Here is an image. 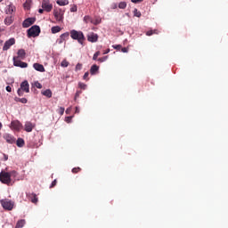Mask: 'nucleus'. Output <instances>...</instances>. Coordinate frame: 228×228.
I'll list each match as a JSON object with an SVG mask.
<instances>
[{"label":"nucleus","instance_id":"7c9ffc66","mask_svg":"<svg viewBox=\"0 0 228 228\" xmlns=\"http://www.w3.org/2000/svg\"><path fill=\"white\" fill-rule=\"evenodd\" d=\"M83 69V64L77 63L75 68V72H78V70H81Z\"/></svg>","mask_w":228,"mask_h":228},{"label":"nucleus","instance_id":"13d9d810","mask_svg":"<svg viewBox=\"0 0 228 228\" xmlns=\"http://www.w3.org/2000/svg\"><path fill=\"white\" fill-rule=\"evenodd\" d=\"M44 10H45V9H39V10H38V12H39V13H44Z\"/></svg>","mask_w":228,"mask_h":228},{"label":"nucleus","instance_id":"72a5a7b5","mask_svg":"<svg viewBox=\"0 0 228 228\" xmlns=\"http://www.w3.org/2000/svg\"><path fill=\"white\" fill-rule=\"evenodd\" d=\"M78 86L81 88V90H86V84L85 83H78Z\"/></svg>","mask_w":228,"mask_h":228},{"label":"nucleus","instance_id":"3c124183","mask_svg":"<svg viewBox=\"0 0 228 228\" xmlns=\"http://www.w3.org/2000/svg\"><path fill=\"white\" fill-rule=\"evenodd\" d=\"M72 110V107H69L66 110V114L69 115L70 111Z\"/></svg>","mask_w":228,"mask_h":228},{"label":"nucleus","instance_id":"052dcab7","mask_svg":"<svg viewBox=\"0 0 228 228\" xmlns=\"http://www.w3.org/2000/svg\"><path fill=\"white\" fill-rule=\"evenodd\" d=\"M4 161H8V155H4Z\"/></svg>","mask_w":228,"mask_h":228},{"label":"nucleus","instance_id":"dca6fc26","mask_svg":"<svg viewBox=\"0 0 228 228\" xmlns=\"http://www.w3.org/2000/svg\"><path fill=\"white\" fill-rule=\"evenodd\" d=\"M13 12H15V6L12 4H10L9 5H7V7L5 9V13L7 15H12V13H13Z\"/></svg>","mask_w":228,"mask_h":228},{"label":"nucleus","instance_id":"aec40b11","mask_svg":"<svg viewBox=\"0 0 228 228\" xmlns=\"http://www.w3.org/2000/svg\"><path fill=\"white\" fill-rule=\"evenodd\" d=\"M42 95H45V97L51 99V97H53V91H51V89H46L42 92Z\"/></svg>","mask_w":228,"mask_h":228},{"label":"nucleus","instance_id":"58836bf2","mask_svg":"<svg viewBox=\"0 0 228 228\" xmlns=\"http://www.w3.org/2000/svg\"><path fill=\"white\" fill-rule=\"evenodd\" d=\"M88 76H90V73L88 71H86L84 76H83V79H85L86 81H88Z\"/></svg>","mask_w":228,"mask_h":228},{"label":"nucleus","instance_id":"f8f14e48","mask_svg":"<svg viewBox=\"0 0 228 228\" xmlns=\"http://www.w3.org/2000/svg\"><path fill=\"white\" fill-rule=\"evenodd\" d=\"M20 89L26 94H29V83L28 82V80L21 82Z\"/></svg>","mask_w":228,"mask_h":228},{"label":"nucleus","instance_id":"f3484780","mask_svg":"<svg viewBox=\"0 0 228 228\" xmlns=\"http://www.w3.org/2000/svg\"><path fill=\"white\" fill-rule=\"evenodd\" d=\"M17 54H18L17 60H19V58L20 60H24V58H26V50L20 49V50H18Z\"/></svg>","mask_w":228,"mask_h":228},{"label":"nucleus","instance_id":"bb28decb","mask_svg":"<svg viewBox=\"0 0 228 228\" xmlns=\"http://www.w3.org/2000/svg\"><path fill=\"white\" fill-rule=\"evenodd\" d=\"M24 139L22 138H18L17 141H16V145L17 147H22L24 145Z\"/></svg>","mask_w":228,"mask_h":228},{"label":"nucleus","instance_id":"bf43d9fd","mask_svg":"<svg viewBox=\"0 0 228 228\" xmlns=\"http://www.w3.org/2000/svg\"><path fill=\"white\" fill-rule=\"evenodd\" d=\"M110 53V49H107L104 53H103V54H108Z\"/></svg>","mask_w":228,"mask_h":228},{"label":"nucleus","instance_id":"6ab92c4d","mask_svg":"<svg viewBox=\"0 0 228 228\" xmlns=\"http://www.w3.org/2000/svg\"><path fill=\"white\" fill-rule=\"evenodd\" d=\"M25 131L27 133H31V131H33V124L31 122L25 123Z\"/></svg>","mask_w":228,"mask_h":228},{"label":"nucleus","instance_id":"5701e85b","mask_svg":"<svg viewBox=\"0 0 228 228\" xmlns=\"http://www.w3.org/2000/svg\"><path fill=\"white\" fill-rule=\"evenodd\" d=\"M24 225H26V220L20 219L17 222L16 228H22Z\"/></svg>","mask_w":228,"mask_h":228},{"label":"nucleus","instance_id":"423d86ee","mask_svg":"<svg viewBox=\"0 0 228 228\" xmlns=\"http://www.w3.org/2000/svg\"><path fill=\"white\" fill-rule=\"evenodd\" d=\"M12 61L14 67H20V69H28V63L17 59V57L15 56L12 58Z\"/></svg>","mask_w":228,"mask_h":228},{"label":"nucleus","instance_id":"f03ea898","mask_svg":"<svg viewBox=\"0 0 228 228\" xmlns=\"http://www.w3.org/2000/svg\"><path fill=\"white\" fill-rule=\"evenodd\" d=\"M17 172L12 171V173H8L5 171H2L0 173V181L3 183V184H10L12 183V175H16Z\"/></svg>","mask_w":228,"mask_h":228},{"label":"nucleus","instance_id":"9d476101","mask_svg":"<svg viewBox=\"0 0 228 228\" xmlns=\"http://www.w3.org/2000/svg\"><path fill=\"white\" fill-rule=\"evenodd\" d=\"M4 139L7 142V143H10L11 145H13V143H15V140H16L14 138V136L10 134H4Z\"/></svg>","mask_w":228,"mask_h":228},{"label":"nucleus","instance_id":"ea45409f","mask_svg":"<svg viewBox=\"0 0 228 228\" xmlns=\"http://www.w3.org/2000/svg\"><path fill=\"white\" fill-rule=\"evenodd\" d=\"M73 116H68L66 117V122L68 124H70L72 122Z\"/></svg>","mask_w":228,"mask_h":228},{"label":"nucleus","instance_id":"4468645a","mask_svg":"<svg viewBox=\"0 0 228 228\" xmlns=\"http://www.w3.org/2000/svg\"><path fill=\"white\" fill-rule=\"evenodd\" d=\"M11 126L12 127V129L19 131L20 127H22V124H20L19 120H14L11 122Z\"/></svg>","mask_w":228,"mask_h":228},{"label":"nucleus","instance_id":"7ed1b4c3","mask_svg":"<svg viewBox=\"0 0 228 228\" xmlns=\"http://www.w3.org/2000/svg\"><path fill=\"white\" fill-rule=\"evenodd\" d=\"M41 33L40 26L38 25H33L30 28L27 30V35L28 38H33L39 37Z\"/></svg>","mask_w":228,"mask_h":228},{"label":"nucleus","instance_id":"09e8293b","mask_svg":"<svg viewBox=\"0 0 228 228\" xmlns=\"http://www.w3.org/2000/svg\"><path fill=\"white\" fill-rule=\"evenodd\" d=\"M56 186V180H53L50 185V188H54Z\"/></svg>","mask_w":228,"mask_h":228},{"label":"nucleus","instance_id":"69168bd1","mask_svg":"<svg viewBox=\"0 0 228 228\" xmlns=\"http://www.w3.org/2000/svg\"><path fill=\"white\" fill-rule=\"evenodd\" d=\"M1 31H3V29H2V28H0V33H1Z\"/></svg>","mask_w":228,"mask_h":228},{"label":"nucleus","instance_id":"e2e57ef3","mask_svg":"<svg viewBox=\"0 0 228 228\" xmlns=\"http://www.w3.org/2000/svg\"><path fill=\"white\" fill-rule=\"evenodd\" d=\"M0 45H3V40L0 39Z\"/></svg>","mask_w":228,"mask_h":228},{"label":"nucleus","instance_id":"4d7b16f0","mask_svg":"<svg viewBox=\"0 0 228 228\" xmlns=\"http://www.w3.org/2000/svg\"><path fill=\"white\" fill-rule=\"evenodd\" d=\"M75 113H79V107H76Z\"/></svg>","mask_w":228,"mask_h":228},{"label":"nucleus","instance_id":"6e6d98bb","mask_svg":"<svg viewBox=\"0 0 228 228\" xmlns=\"http://www.w3.org/2000/svg\"><path fill=\"white\" fill-rule=\"evenodd\" d=\"M118 5L117 4H112V10H116V8L118 7Z\"/></svg>","mask_w":228,"mask_h":228},{"label":"nucleus","instance_id":"393cba45","mask_svg":"<svg viewBox=\"0 0 228 228\" xmlns=\"http://www.w3.org/2000/svg\"><path fill=\"white\" fill-rule=\"evenodd\" d=\"M56 3L59 6H67V4H69V0H57Z\"/></svg>","mask_w":228,"mask_h":228},{"label":"nucleus","instance_id":"a18cd8bd","mask_svg":"<svg viewBox=\"0 0 228 228\" xmlns=\"http://www.w3.org/2000/svg\"><path fill=\"white\" fill-rule=\"evenodd\" d=\"M143 0H131V3H134V4H138V3H142Z\"/></svg>","mask_w":228,"mask_h":228},{"label":"nucleus","instance_id":"0eeeda50","mask_svg":"<svg viewBox=\"0 0 228 228\" xmlns=\"http://www.w3.org/2000/svg\"><path fill=\"white\" fill-rule=\"evenodd\" d=\"M37 22V18L31 17V18H27L24 20L22 22V28H29V26H33V23Z\"/></svg>","mask_w":228,"mask_h":228},{"label":"nucleus","instance_id":"de8ad7c7","mask_svg":"<svg viewBox=\"0 0 228 228\" xmlns=\"http://www.w3.org/2000/svg\"><path fill=\"white\" fill-rule=\"evenodd\" d=\"M79 95H81V91H77V93L75 94V100H77Z\"/></svg>","mask_w":228,"mask_h":228},{"label":"nucleus","instance_id":"c85d7f7f","mask_svg":"<svg viewBox=\"0 0 228 228\" xmlns=\"http://www.w3.org/2000/svg\"><path fill=\"white\" fill-rule=\"evenodd\" d=\"M134 17H138V19H140V17H142V12L140 11H138V9H136V8L134 9Z\"/></svg>","mask_w":228,"mask_h":228},{"label":"nucleus","instance_id":"1a4fd4ad","mask_svg":"<svg viewBox=\"0 0 228 228\" xmlns=\"http://www.w3.org/2000/svg\"><path fill=\"white\" fill-rule=\"evenodd\" d=\"M42 8L45 12H51V10H53V5L49 3V0H43Z\"/></svg>","mask_w":228,"mask_h":228},{"label":"nucleus","instance_id":"39448f33","mask_svg":"<svg viewBox=\"0 0 228 228\" xmlns=\"http://www.w3.org/2000/svg\"><path fill=\"white\" fill-rule=\"evenodd\" d=\"M65 12L61 9L53 10V17L56 19L57 22H63V15Z\"/></svg>","mask_w":228,"mask_h":228},{"label":"nucleus","instance_id":"473e14b6","mask_svg":"<svg viewBox=\"0 0 228 228\" xmlns=\"http://www.w3.org/2000/svg\"><path fill=\"white\" fill-rule=\"evenodd\" d=\"M61 67H64V68L69 67V61H67L66 60L62 61L61 62Z\"/></svg>","mask_w":228,"mask_h":228},{"label":"nucleus","instance_id":"864d4df0","mask_svg":"<svg viewBox=\"0 0 228 228\" xmlns=\"http://www.w3.org/2000/svg\"><path fill=\"white\" fill-rule=\"evenodd\" d=\"M121 51L123 52V53H128V49L126 48V47H123L122 49H121Z\"/></svg>","mask_w":228,"mask_h":228},{"label":"nucleus","instance_id":"2eb2a0df","mask_svg":"<svg viewBox=\"0 0 228 228\" xmlns=\"http://www.w3.org/2000/svg\"><path fill=\"white\" fill-rule=\"evenodd\" d=\"M33 69H35V70H37V72H45V68H44V65L40 63H34Z\"/></svg>","mask_w":228,"mask_h":228},{"label":"nucleus","instance_id":"c9c22d12","mask_svg":"<svg viewBox=\"0 0 228 228\" xmlns=\"http://www.w3.org/2000/svg\"><path fill=\"white\" fill-rule=\"evenodd\" d=\"M107 60H108V56H103V57L98 59V61L101 63H104V61H106Z\"/></svg>","mask_w":228,"mask_h":228},{"label":"nucleus","instance_id":"ddd939ff","mask_svg":"<svg viewBox=\"0 0 228 228\" xmlns=\"http://www.w3.org/2000/svg\"><path fill=\"white\" fill-rule=\"evenodd\" d=\"M26 195L29 199L30 202H32V204H37V202H38V198L37 197V194L27 192Z\"/></svg>","mask_w":228,"mask_h":228},{"label":"nucleus","instance_id":"680f3d73","mask_svg":"<svg viewBox=\"0 0 228 228\" xmlns=\"http://www.w3.org/2000/svg\"><path fill=\"white\" fill-rule=\"evenodd\" d=\"M3 129V123L0 122V131Z\"/></svg>","mask_w":228,"mask_h":228},{"label":"nucleus","instance_id":"4be33fe9","mask_svg":"<svg viewBox=\"0 0 228 228\" xmlns=\"http://www.w3.org/2000/svg\"><path fill=\"white\" fill-rule=\"evenodd\" d=\"M13 22V17L9 16L4 19V24L5 26H10Z\"/></svg>","mask_w":228,"mask_h":228},{"label":"nucleus","instance_id":"e433bc0d","mask_svg":"<svg viewBox=\"0 0 228 228\" xmlns=\"http://www.w3.org/2000/svg\"><path fill=\"white\" fill-rule=\"evenodd\" d=\"M17 94L19 95V97H22V95H24V91L20 88L18 89Z\"/></svg>","mask_w":228,"mask_h":228},{"label":"nucleus","instance_id":"a19ab883","mask_svg":"<svg viewBox=\"0 0 228 228\" xmlns=\"http://www.w3.org/2000/svg\"><path fill=\"white\" fill-rule=\"evenodd\" d=\"M58 113H60L61 115H63L65 113V108L60 107Z\"/></svg>","mask_w":228,"mask_h":228},{"label":"nucleus","instance_id":"2f4dec72","mask_svg":"<svg viewBox=\"0 0 228 228\" xmlns=\"http://www.w3.org/2000/svg\"><path fill=\"white\" fill-rule=\"evenodd\" d=\"M99 56H101V52H95L94 56H93V60L95 61H97V58H99Z\"/></svg>","mask_w":228,"mask_h":228},{"label":"nucleus","instance_id":"5fc2aeb1","mask_svg":"<svg viewBox=\"0 0 228 228\" xmlns=\"http://www.w3.org/2000/svg\"><path fill=\"white\" fill-rule=\"evenodd\" d=\"M58 44L61 45L62 42H65L61 37L57 40Z\"/></svg>","mask_w":228,"mask_h":228},{"label":"nucleus","instance_id":"b1692460","mask_svg":"<svg viewBox=\"0 0 228 228\" xmlns=\"http://www.w3.org/2000/svg\"><path fill=\"white\" fill-rule=\"evenodd\" d=\"M14 100L16 102H21V104H28V99L26 98L15 97Z\"/></svg>","mask_w":228,"mask_h":228},{"label":"nucleus","instance_id":"79ce46f5","mask_svg":"<svg viewBox=\"0 0 228 228\" xmlns=\"http://www.w3.org/2000/svg\"><path fill=\"white\" fill-rule=\"evenodd\" d=\"M35 86L38 89H41L42 88V84H40V82L37 81V82H35Z\"/></svg>","mask_w":228,"mask_h":228},{"label":"nucleus","instance_id":"37998d69","mask_svg":"<svg viewBox=\"0 0 228 228\" xmlns=\"http://www.w3.org/2000/svg\"><path fill=\"white\" fill-rule=\"evenodd\" d=\"M79 170H81V167H74V168L72 169V173H73V174H77Z\"/></svg>","mask_w":228,"mask_h":228},{"label":"nucleus","instance_id":"338daca9","mask_svg":"<svg viewBox=\"0 0 228 228\" xmlns=\"http://www.w3.org/2000/svg\"><path fill=\"white\" fill-rule=\"evenodd\" d=\"M0 3H3V0H0Z\"/></svg>","mask_w":228,"mask_h":228},{"label":"nucleus","instance_id":"c03bdc74","mask_svg":"<svg viewBox=\"0 0 228 228\" xmlns=\"http://www.w3.org/2000/svg\"><path fill=\"white\" fill-rule=\"evenodd\" d=\"M114 49H117L118 51H120V49H122V45H115L112 46Z\"/></svg>","mask_w":228,"mask_h":228},{"label":"nucleus","instance_id":"a211bd4d","mask_svg":"<svg viewBox=\"0 0 228 228\" xmlns=\"http://www.w3.org/2000/svg\"><path fill=\"white\" fill-rule=\"evenodd\" d=\"M99 72V66L96 64H94L90 69V74L91 76H95Z\"/></svg>","mask_w":228,"mask_h":228},{"label":"nucleus","instance_id":"0e129e2a","mask_svg":"<svg viewBox=\"0 0 228 228\" xmlns=\"http://www.w3.org/2000/svg\"><path fill=\"white\" fill-rule=\"evenodd\" d=\"M126 15L127 17H129V13H128V12H126Z\"/></svg>","mask_w":228,"mask_h":228},{"label":"nucleus","instance_id":"20e7f679","mask_svg":"<svg viewBox=\"0 0 228 228\" xmlns=\"http://www.w3.org/2000/svg\"><path fill=\"white\" fill-rule=\"evenodd\" d=\"M0 203L4 209H6L7 211H12V209H13V206H15V202L8 199L1 200Z\"/></svg>","mask_w":228,"mask_h":228},{"label":"nucleus","instance_id":"f257e3e1","mask_svg":"<svg viewBox=\"0 0 228 228\" xmlns=\"http://www.w3.org/2000/svg\"><path fill=\"white\" fill-rule=\"evenodd\" d=\"M69 35L73 40H77L78 44L83 45V42L85 41V34H83L82 31L72 29L70 30Z\"/></svg>","mask_w":228,"mask_h":228},{"label":"nucleus","instance_id":"a878e982","mask_svg":"<svg viewBox=\"0 0 228 228\" xmlns=\"http://www.w3.org/2000/svg\"><path fill=\"white\" fill-rule=\"evenodd\" d=\"M84 22H86V24H88V22H91V24H94V20L92 19V17L86 15L84 17Z\"/></svg>","mask_w":228,"mask_h":228},{"label":"nucleus","instance_id":"412c9836","mask_svg":"<svg viewBox=\"0 0 228 228\" xmlns=\"http://www.w3.org/2000/svg\"><path fill=\"white\" fill-rule=\"evenodd\" d=\"M51 31L53 35H56V33H60L61 31V27L60 26L52 27Z\"/></svg>","mask_w":228,"mask_h":228},{"label":"nucleus","instance_id":"49530a36","mask_svg":"<svg viewBox=\"0 0 228 228\" xmlns=\"http://www.w3.org/2000/svg\"><path fill=\"white\" fill-rule=\"evenodd\" d=\"M70 12H77V5H74L73 7L70 8Z\"/></svg>","mask_w":228,"mask_h":228},{"label":"nucleus","instance_id":"9b49d317","mask_svg":"<svg viewBox=\"0 0 228 228\" xmlns=\"http://www.w3.org/2000/svg\"><path fill=\"white\" fill-rule=\"evenodd\" d=\"M88 42H92V44L97 42L99 40V36L94 32L87 35Z\"/></svg>","mask_w":228,"mask_h":228},{"label":"nucleus","instance_id":"603ef678","mask_svg":"<svg viewBox=\"0 0 228 228\" xmlns=\"http://www.w3.org/2000/svg\"><path fill=\"white\" fill-rule=\"evenodd\" d=\"M94 23H93V24H94L95 26H97V24H101V20H94Z\"/></svg>","mask_w":228,"mask_h":228},{"label":"nucleus","instance_id":"4c0bfd02","mask_svg":"<svg viewBox=\"0 0 228 228\" xmlns=\"http://www.w3.org/2000/svg\"><path fill=\"white\" fill-rule=\"evenodd\" d=\"M23 6L25 10H29V1H26V3L23 4Z\"/></svg>","mask_w":228,"mask_h":228},{"label":"nucleus","instance_id":"c756f323","mask_svg":"<svg viewBox=\"0 0 228 228\" xmlns=\"http://www.w3.org/2000/svg\"><path fill=\"white\" fill-rule=\"evenodd\" d=\"M69 35H70V33L65 32V33H63V34H61V35L60 36V38H62V40L65 41L66 38H69Z\"/></svg>","mask_w":228,"mask_h":228},{"label":"nucleus","instance_id":"8fccbe9b","mask_svg":"<svg viewBox=\"0 0 228 228\" xmlns=\"http://www.w3.org/2000/svg\"><path fill=\"white\" fill-rule=\"evenodd\" d=\"M5 90H6V92H12V86H7L6 87H5Z\"/></svg>","mask_w":228,"mask_h":228},{"label":"nucleus","instance_id":"f704fd0d","mask_svg":"<svg viewBox=\"0 0 228 228\" xmlns=\"http://www.w3.org/2000/svg\"><path fill=\"white\" fill-rule=\"evenodd\" d=\"M154 33L157 34L158 32H156V30H149L146 32V35H147V37H152V35H154Z\"/></svg>","mask_w":228,"mask_h":228},{"label":"nucleus","instance_id":"6e6552de","mask_svg":"<svg viewBox=\"0 0 228 228\" xmlns=\"http://www.w3.org/2000/svg\"><path fill=\"white\" fill-rule=\"evenodd\" d=\"M12 45H15V39L13 37H11L9 40L5 41L3 51H8Z\"/></svg>","mask_w":228,"mask_h":228},{"label":"nucleus","instance_id":"cd10ccee","mask_svg":"<svg viewBox=\"0 0 228 228\" xmlns=\"http://www.w3.org/2000/svg\"><path fill=\"white\" fill-rule=\"evenodd\" d=\"M118 8H119L120 10H126V8H127V3H126V2H120V3L118 4Z\"/></svg>","mask_w":228,"mask_h":228}]
</instances>
